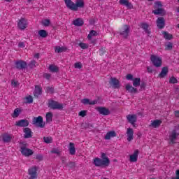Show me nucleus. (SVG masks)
<instances>
[{"label":"nucleus","instance_id":"f257e3e1","mask_svg":"<svg viewBox=\"0 0 179 179\" xmlns=\"http://www.w3.org/2000/svg\"><path fill=\"white\" fill-rule=\"evenodd\" d=\"M93 164L96 167H101L103 166H107L110 165V159L106 153H101V159L99 157H95L93 159Z\"/></svg>","mask_w":179,"mask_h":179},{"label":"nucleus","instance_id":"f03ea898","mask_svg":"<svg viewBox=\"0 0 179 179\" xmlns=\"http://www.w3.org/2000/svg\"><path fill=\"white\" fill-rule=\"evenodd\" d=\"M150 59L152 65H154V66H156V68H160V66H162V64H163V60L162 57L157 55H151Z\"/></svg>","mask_w":179,"mask_h":179},{"label":"nucleus","instance_id":"7ed1b4c3","mask_svg":"<svg viewBox=\"0 0 179 179\" xmlns=\"http://www.w3.org/2000/svg\"><path fill=\"white\" fill-rule=\"evenodd\" d=\"M155 8H158L157 10H154L152 11V13H154V15H165L166 14V11L164 10H163V8H162V3L160 1H157L155 3Z\"/></svg>","mask_w":179,"mask_h":179},{"label":"nucleus","instance_id":"20e7f679","mask_svg":"<svg viewBox=\"0 0 179 179\" xmlns=\"http://www.w3.org/2000/svg\"><path fill=\"white\" fill-rule=\"evenodd\" d=\"M126 79L127 80H132L133 86H134V87H138V86L141 85V78H134V76H132V74H127L126 76Z\"/></svg>","mask_w":179,"mask_h":179},{"label":"nucleus","instance_id":"39448f33","mask_svg":"<svg viewBox=\"0 0 179 179\" xmlns=\"http://www.w3.org/2000/svg\"><path fill=\"white\" fill-rule=\"evenodd\" d=\"M48 106L50 108H52L53 110H62V108H64V106L62 105V103H59L52 100L49 101Z\"/></svg>","mask_w":179,"mask_h":179},{"label":"nucleus","instance_id":"423d86ee","mask_svg":"<svg viewBox=\"0 0 179 179\" xmlns=\"http://www.w3.org/2000/svg\"><path fill=\"white\" fill-rule=\"evenodd\" d=\"M33 123L34 124V125L38 127L39 128L44 127V122H43V117L41 116L34 117Z\"/></svg>","mask_w":179,"mask_h":179},{"label":"nucleus","instance_id":"0eeeda50","mask_svg":"<svg viewBox=\"0 0 179 179\" xmlns=\"http://www.w3.org/2000/svg\"><path fill=\"white\" fill-rule=\"evenodd\" d=\"M21 153L23 155V156H25L26 157H29V156H31L33 153H34V151L30 148H27L26 147H21Z\"/></svg>","mask_w":179,"mask_h":179},{"label":"nucleus","instance_id":"6e6552de","mask_svg":"<svg viewBox=\"0 0 179 179\" xmlns=\"http://www.w3.org/2000/svg\"><path fill=\"white\" fill-rule=\"evenodd\" d=\"M28 173L29 176V179L37 178V168L36 166L31 167L28 171Z\"/></svg>","mask_w":179,"mask_h":179},{"label":"nucleus","instance_id":"1a4fd4ad","mask_svg":"<svg viewBox=\"0 0 179 179\" xmlns=\"http://www.w3.org/2000/svg\"><path fill=\"white\" fill-rule=\"evenodd\" d=\"M138 156H139V150H134V153L129 155V162L135 163L138 162Z\"/></svg>","mask_w":179,"mask_h":179},{"label":"nucleus","instance_id":"9d476101","mask_svg":"<svg viewBox=\"0 0 179 179\" xmlns=\"http://www.w3.org/2000/svg\"><path fill=\"white\" fill-rule=\"evenodd\" d=\"M96 110L102 115H109L110 110L104 107H97Z\"/></svg>","mask_w":179,"mask_h":179},{"label":"nucleus","instance_id":"9b49d317","mask_svg":"<svg viewBox=\"0 0 179 179\" xmlns=\"http://www.w3.org/2000/svg\"><path fill=\"white\" fill-rule=\"evenodd\" d=\"M18 27L21 29V30H24V29L27 27V20L21 18L18 22Z\"/></svg>","mask_w":179,"mask_h":179},{"label":"nucleus","instance_id":"f8f14e48","mask_svg":"<svg viewBox=\"0 0 179 179\" xmlns=\"http://www.w3.org/2000/svg\"><path fill=\"white\" fill-rule=\"evenodd\" d=\"M81 103L85 106H94L97 103V100H91L89 99H84L81 100Z\"/></svg>","mask_w":179,"mask_h":179},{"label":"nucleus","instance_id":"ddd939ff","mask_svg":"<svg viewBox=\"0 0 179 179\" xmlns=\"http://www.w3.org/2000/svg\"><path fill=\"white\" fill-rule=\"evenodd\" d=\"M119 3H120V5H124V6H126L127 9H132V8H134L132 3H131L128 0H120Z\"/></svg>","mask_w":179,"mask_h":179},{"label":"nucleus","instance_id":"4468645a","mask_svg":"<svg viewBox=\"0 0 179 179\" xmlns=\"http://www.w3.org/2000/svg\"><path fill=\"white\" fill-rule=\"evenodd\" d=\"M84 6H85V1L76 0V3H74V10H78L79 8H83Z\"/></svg>","mask_w":179,"mask_h":179},{"label":"nucleus","instance_id":"2eb2a0df","mask_svg":"<svg viewBox=\"0 0 179 179\" xmlns=\"http://www.w3.org/2000/svg\"><path fill=\"white\" fill-rule=\"evenodd\" d=\"M110 85H111L114 89H118L120 86V81L114 78H110Z\"/></svg>","mask_w":179,"mask_h":179},{"label":"nucleus","instance_id":"dca6fc26","mask_svg":"<svg viewBox=\"0 0 179 179\" xmlns=\"http://www.w3.org/2000/svg\"><path fill=\"white\" fill-rule=\"evenodd\" d=\"M64 3L66 6L71 9V10H75V3L72 0H64Z\"/></svg>","mask_w":179,"mask_h":179},{"label":"nucleus","instance_id":"f3484780","mask_svg":"<svg viewBox=\"0 0 179 179\" xmlns=\"http://www.w3.org/2000/svg\"><path fill=\"white\" fill-rule=\"evenodd\" d=\"M120 34L122 37H128V34H129V27L124 25Z\"/></svg>","mask_w":179,"mask_h":179},{"label":"nucleus","instance_id":"a211bd4d","mask_svg":"<svg viewBox=\"0 0 179 179\" xmlns=\"http://www.w3.org/2000/svg\"><path fill=\"white\" fill-rule=\"evenodd\" d=\"M136 115H127V120L130 124H132L133 127H135V122H136Z\"/></svg>","mask_w":179,"mask_h":179},{"label":"nucleus","instance_id":"6ab92c4d","mask_svg":"<svg viewBox=\"0 0 179 179\" xmlns=\"http://www.w3.org/2000/svg\"><path fill=\"white\" fill-rule=\"evenodd\" d=\"M127 136L128 142H131V141L134 139V129L128 128L127 131Z\"/></svg>","mask_w":179,"mask_h":179},{"label":"nucleus","instance_id":"aec40b11","mask_svg":"<svg viewBox=\"0 0 179 179\" xmlns=\"http://www.w3.org/2000/svg\"><path fill=\"white\" fill-rule=\"evenodd\" d=\"M16 127H27L29 125V121L26 120H21L15 122Z\"/></svg>","mask_w":179,"mask_h":179},{"label":"nucleus","instance_id":"412c9836","mask_svg":"<svg viewBox=\"0 0 179 179\" xmlns=\"http://www.w3.org/2000/svg\"><path fill=\"white\" fill-rule=\"evenodd\" d=\"M157 26L159 29H163V27L165 26L164 18L159 17L157 20Z\"/></svg>","mask_w":179,"mask_h":179},{"label":"nucleus","instance_id":"4be33fe9","mask_svg":"<svg viewBox=\"0 0 179 179\" xmlns=\"http://www.w3.org/2000/svg\"><path fill=\"white\" fill-rule=\"evenodd\" d=\"M27 66V64L25 62L20 61L15 62V67L17 69H23V68H26Z\"/></svg>","mask_w":179,"mask_h":179},{"label":"nucleus","instance_id":"5701e85b","mask_svg":"<svg viewBox=\"0 0 179 179\" xmlns=\"http://www.w3.org/2000/svg\"><path fill=\"white\" fill-rule=\"evenodd\" d=\"M115 136H117V134L115 133V131H110L106 134L104 138L106 141H108L111 139V138H115Z\"/></svg>","mask_w":179,"mask_h":179},{"label":"nucleus","instance_id":"b1692460","mask_svg":"<svg viewBox=\"0 0 179 179\" xmlns=\"http://www.w3.org/2000/svg\"><path fill=\"white\" fill-rule=\"evenodd\" d=\"M69 151L70 155L73 156L75 153H76V150L75 149V143H70L69 145Z\"/></svg>","mask_w":179,"mask_h":179},{"label":"nucleus","instance_id":"393cba45","mask_svg":"<svg viewBox=\"0 0 179 179\" xmlns=\"http://www.w3.org/2000/svg\"><path fill=\"white\" fill-rule=\"evenodd\" d=\"M125 89L129 93H136V89L132 87L130 84H127Z\"/></svg>","mask_w":179,"mask_h":179},{"label":"nucleus","instance_id":"a878e982","mask_svg":"<svg viewBox=\"0 0 179 179\" xmlns=\"http://www.w3.org/2000/svg\"><path fill=\"white\" fill-rule=\"evenodd\" d=\"M162 125V120H155L151 122V127L152 128H159Z\"/></svg>","mask_w":179,"mask_h":179},{"label":"nucleus","instance_id":"bb28decb","mask_svg":"<svg viewBox=\"0 0 179 179\" xmlns=\"http://www.w3.org/2000/svg\"><path fill=\"white\" fill-rule=\"evenodd\" d=\"M169 73V67H163L161 73L159 75V78H164Z\"/></svg>","mask_w":179,"mask_h":179},{"label":"nucleus","instance_id":"cd10ccee","mask_svg":"<svg viewBox=\"0 0 179 179\" xmlns=\"http://www.w3.org/2000/svg\"><path fill=\"white\" fill-rule=\"evenodd\" d=\"M162 36L165 38V40H171V38H173V34L167 31H162Z\"/></svg>","mask_w":179,"mask_h":179},{"label":"nucleus","instance_id":"c85d7f7f","mask_svg":"<svg viewBox=\"0 0 179 179\" xmlns=\"http://www.w3.org/2000/svg\"><path fill=\"white\" fill-rule=\"evenodd\" d=\"M177 136H178V134H177V132H176V131H173L171 133V134L169 136V139H170L171 142H172V143H174V141H176Z\"/></svg>","mask_w":179,"mask_h":179},{"label":"nucleus","instance_id":"c756f323","mask_svg":"<svg viewBox=\"0 0 179 179\" xmlns=\"http://www.w3.org/2000/svg\"><path fill=\"white\" fill-rule=\"evenodd\" d=\"M67 48L65 46H56L55 48V52L59 53V52H65L66 51Z\"/></svg>","mask_w":179,"mask_h":179},{"label":"nucleus","instance_id":"7c9ffc66","mask_svg":"<svg viewBox=\"0 0 179 179\" xmlns=\"http://www.w3.org/2000/svg\"><path fill=\"white\" fill-rule=\"evenodd\" d=\"M24 138H31V130L29 128H24Z\"/></svg>","mask_w":179,"mask_h":179},{"label":"nucleus","instance_id":"2f4dec72","mask_svg":"<svg viewBox=\"0 0 179 179\" xmlns=\"http://www.w3.org/2000/svg\"><path fill=\"white\" fill-rule=\"evenodd\" d=\"M38 34L42 38H45L48 36V32L44 29H41L38 31Z\"/></svg>","mask_w":179,"mask_h":179},{"label":"nucleus","instance_id":"473e14b6","mask_svg":"<svg viewBox=\"0 0 179 179\" xmlns=\"http://www.w3.org/2000/svg\"><path fill=\"white\" fill-rule=\"evenodd\" d=\"M34 94L35 97H38L41 94V87L38 85L36 86Z\"/></svg>","mask_w":179,"mask_h":179},{"label":"nucleus","instance_id":"72a5a7b5","mask_svg":"<svg viewBox=\"0 0 179 179\" xmlns=\"http://www.w3.org/2000/svg\"><path fill=\"white\" fill-rule=\"evenodd\" d=\"M20 113H22V110H20V108H17L15 109L13 113L12 114L13 118H17V117H19L20 115Z\"/></svg>","mask_w":179,"mask_h":179},{"label":"nucleus","instance_id":"f704fd0d","mask_svg":"<svg viewBox=\"0 0 179 179\" xmlns=\"http://www.w3.org/2000/svg\"><path fill=\"white\" fill-rule=\"evenodd\" d=\"M73 24H74V26H83V20L80 18L76 19L73 21Z\"/></svg>","mask_w":179,"mask_h":179},{"label":"nucleus","instance_id":"c9c22d12","mask_svg":"<svg viewBox=\"0 0 179 179\" xmlns=\"http://www.w3.org/2000/svg\"><path fill=\"white\" fill-rule=\"evenodd\" d=\"M97 34H99L97 33V31L92 30L90 32V34H88V39L91 40L92 38H93L94 37H96V36H97Z\"/></svg>","mask_w":179,"mask_h":179},{"label":"nucleus","instance_id":"e433bc0d","mask_svg":"<svg viewBox=\"0 0 179 179\" xmlns=\"http://www.w3.org/2000/svg\"><path fill=\"white\" fill-rule=\"evenodd\" d=\"M43 26H45V27H48L50 24H51V21L49 19H44L41 22Z\"/></svg>","mask_w":179,"mask_h":179},{"label":"nucleus","instance_id":"4c0bfd02","mask_svg":"<svg viewBox=\"0 0 179 179\" xmlns=\"http://www.w3.org/2000/svg\"><path fill=\"white\" fill-rule=\"evenodd\" d=\"M2 138L3 142H9L12 139V137L8 134H3Z\"/></svg>","mask_w":179,"mask_h":179},{"label":"nucleus","instance_id":"58836bf2","mask_svg":"<svg viewBox=\"0 0 179 179\" xmlns=\"http://www.w3.org/2000/svg\"><path fill=\"white\" fill-rule=\"evenodd\" d=\"M49 71H50V72H58V67L52 64L49 66Z\"/></svg>","mask_w":179,"mask_h":179},{"label":"nucleus","instance_id":"ea45409f","mask_svg":"<svg viewBox=\"0 0 179 179\" xmlns=\"http://www.w3.org/2000/svg\"><path fill=\"white\" fill-rule=\"evenodd\" d=\"M24 103H33V96L29 95L27 96H26L24 99Z\"/></svg>","mask_w":179,"mask_h":179},{"label":"nucleus","instance_id":"a19ab883","mask_svg":"<svg viewBox=\"0 0 179 179\" xmlns=\"http://www.w3.org/2000/svg\"><path fill=\"white\" fill-rule=\"evenodd\" d=\"M46 121L47 122H51L52 121V113L49 112L46 114Z\"/></svg>","mask_w":179,"mask_h":179},{"label":"nucleus","instance_id":"79ce46f5","mask_svg":"<svg viewBox=\"0 0 179 179\" xmlns=\"http://www.w3.org/2000/svg\"><path fill=\"white\" fill-rule=\"evenodd\" d=\"M172 48H173V43L169 42V43H167L165 44V50H166V51H169V50H172Z\"/></svg>","mask_w":179,"mask_h":179},{"label":"nucleus","instance_id":"37998d69","mask_svg":"<svg viewBox=\"0 0 179 179\" xmlns=\"http://www.w3.org/2000/svg\"><path fill=\"white\" fill-rule=\"evenodd\" d=\"M141 27L142 29H143V30H145L146 33H149V31L148 30L149 29V24L146 23H143L141 24Z\"/></svg>","mask_w":179,"mask_h":179},{"label":"nucleus","instance_id":"c03bdc74","mask_svg":"<svg viewBox=\"0 0 179 179\" xmlns=\"http://www.w3.org/2000/svg\"><path fill=\"white\" fill-rule=\"evenodd\" d=\"M43 141L45 143H51L52 142V138L48 136L44 137Z\"/></svg>","mask_w":179,"mask_h":179},{"label":"nucleus","instance_id":"a18cd8bd","mask_svg":"<svg viewBox=\"0 0 179 179\" xmlns=\"http://www.w3.org/2000/svg\"><path fill=\"white\" fill-rule=\"evenodd\" d=\"M87 115V110H81L78 113V115L80 117H86Z\"/></svg>","mask_w":179,"mask_h":179},{"label":"nucleus","instance_id":"49530a36","mask_svg":"<svg viewBox=\"0 0 179 179\" xmlns=\"http://www.w3.org/2000/svg\"><path fill=\"white\" fill-rule=\"evenodd\" d=\"M82 66L83 65L81 62H76L74 64V68H76V69H80Z\"/></svg>","mask_w":179,"mask_h":179},{"label":"nucleus","instance_id":"de8ad7c7","mask_svg":"<svg viewBox=\"0 0 179 179\" xmlns=\"http://www.w3.org/2000/svg\"><path fill=\"white\" fill-rule=\"evenodd\" d=\"M80 48H83V50H86V48H89V45L86 44V43H80L79 44Z\"/></svg>","mask_w":179,"mask_h":179},{"label":"nucleus","instance_id":"09e8293b","mask_svg":"<svg viewBox=\"0 0 179 179\" xmlns=\"http://www.w3.org/2000/svg\"><path fill=\"white\" fill-rule=\"evenodd\" d=\"M50 153H55V155H59L61 153V150H59L58 148H54L50 151Z\"/></svg>","mask_w":179,"mask_h":179},{"label":"nucleus","instance_id":"8fccbe9b","mask_svg":"<svg viewBox=\"0 0 179 179\" xmlns=\"http://www.w3.org/2000/svg\"><path fill=\"white\" fill-rule=\"evenodd\" d=\"M177 82H178V80H177V78H176L175 77H171L169 79V83H177Z\"/></svg>","mask_w":179,"mask_h":179},{"label":"nucleus","instance_id":"3c124183","mask_svg":"<svg viewBox=\"0 0 179 179\" xmlns=\"http://www.w3.org/2000/svg\"><path fill=\"white\" fill-rule=\"evenodd\" d=\"M43 78L45 79H48V80H50L51 78V75L50 73H45L43 74Z\"/></svg>","mask_w":179,"mask_h":179},{"label":"nucleus","instance_id":"603ef678","mask_svg":"<svg viewBox=\"0 0 179 179\" xmlns=\"http://www.w3.org/2000/svg\"><path fill=\"white\" fill-rule=\"evenodd\" d=\"M29 66L31 68H34V66H36V61H34V60L31 61V62L29 64Z\"/></svg>","mask_w":179,"mask_h":179},{"label":"nucleus","instance_id":"864d4df0","mask_svg":"<svg viewBox=\"0 0 179 179\" xmlns=\"http://www.w3.org/2000/svg\"><path fill=\"white\" fill-rule=\"evenodd\" d=\"M11 85H12V86H13L14 87H16V86H17V85H18V83H17V81H16V80H13L11 81Z\"/></svg>","mask_w":179,"mask_h":179},{"label":"nucleus","instance_id":"5fc2aeb1","mask_svg":"<svg viewBox=\"0 0 179 179\" xmlns=\"http://www.w3.org/2000/svg\"><path fill=\"white\" fill-rule=\"evenodd\" d=\"M18 47H20V48H24L26 47V45H24V43L23 42H20L18 43Z\"/></svg>","mask_w":179,"mask_h":179},{"label":"nucleus","instance_id":"6e6d98bb","mask_svg":"<svg viewBox=\"0 0 179 179\" xmlns=\"http://www.w3.org/2000/svg\"><path fill=\"white\" fill-rule=\"evenodd\" d=\"M43 155L38 154L36 155V159H37V160L41 161L43 160Z\"/></svg>","mask_w":179,"mask_h":179},{"label":"nucleus","instance_id":"4d7b16f0","mask_svg":"<svg viewBox=\"0 0 179 179\" xmlns=\"http://www.w3.org/2000/svg\"><path fill=\"white\" fill-rule=\"evenodd\" d=\"M176 176L174 178H172V179H179V170H177L176 172Z\"/></svg>","mask_w":179,"mask_h":179},{"label":"nucleus","instance_id":"13d9d810","mask_svg":"<svg viewBox=\"0 0 179 179\" xmlns=\"http://www.w3.org/2000/svg\"><path fill=\"white\" fill-rule=\"evenodd\" d=\"M34 58H37V59H38V58H40V54H38V53H36V54H35L34 55Z\"/></svg>","mask_w":179,"mask_h":179},{"label":"nucleus","instance_id":"bf43d9fd","mask_svg":"<svg viewBox=\"0 0 179 179\" xmlns=\"http://www.w3.org/2000/svg\"><path fill=\"white\" fill-rule=\"evenodd\" d=\"M103 51H104V49H100L99 51V53L100 54V55H103Z\"/></svg>","mask_w":179,"mask_h":179},{"label":"nucleus","instance_id":"052dcab7","mask_svg":"<svg viewBox=\"0 0 179 179\" xmlns=\"http://www.w3.org/2000/svg\"><path fill=\"white\" fill-rule=\"evenodd\" d=\"M147 71H148V72H149L150 73H151V72H152V68L148 67V68H147Z\"/></svg>","mask_w":179,"mask_h":179},{"label":"nucleus","instance_id":"680f3d73","mask_svg":"<svg viewBox=\"0 0 179 179\" xmlns=\"http://www.w3.org/2000/svg\"><path fill=\"white\" fill-rule=\"evenodd\" d=\"M176 117H179V110L175 112Z\"/></svg>","mask_w":179,"mask_h":179},{"label":"nucleus","instance_id":"e2e57ef3","mask_svg":"<svg viewBox=\"0 0 179 179\" xmlns=\"http://www.w3.org/2000/svg\"><path fill=\"white\" fill-rule=\"evenodd\" d=\"M31 0H28V2H31Z\"/></svg>","mask_w":179,"mask_h":179},{"label":"nucleus","instance_id":"0e129e2a","mask_svg":"<svg viewBox=\"0 0 179 179\" xmlns=\"http://www.w3.org/2000/svg\"><path fill=\"white\" fill-rule=\"evenodd\" d=\"M141 87H143V85H141Z\"/></svg>","mask_w":179,"mask_h":179},{"label":"nucleus","instance_id":"69168bd1","mask_svg":"<svg viewBox=\"0 0 179 179\" xmlns=\"http://www.w3.org/2000/svg\"><path fill=\"white\" fill-rule=\"evenodd\" d=\"M178 2H179V0H178Z\"/></svg>","mask_w":179,"mask_h":179}]
</instances>
